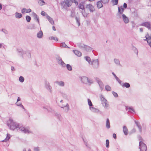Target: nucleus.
Here are the masks:
<instances>
[{"mask_svg":"<svg viewBox=\"0 0 151 151\" xmlns=\"http://www.w3.org/2000/svg\"><path fill=\"white\" fill-rule=\"evenodd\" d=\"M7 125L10 129L13 130L17 129V130H19L25 133L29 134L31 132L28 128L20 126L18 124L14 122L12 119H10L7 121Z\"/></svg>","mask_w":151,"mask_h":151,"instance_id":"obj_1","label":"nucleus"},{"mask_svg":"<svg viewBox=\"0 0 151 151\" xmlns=\"http://www.w3.org/2000/svg\"><path fill=\"white\" fill-rule=\"evenodd\" d=\"M139 148L140 151H146L147 150V147L146 145L143 143V140L141 137L139 136Z\"/></svg>","mask_w":151,"mask_h":151,"instance_id":"obj_2","label":"nucleus"},{"mask_svg":"<svg viewBox=\"0 0 151 151\" xmlns=\"http://www.w3.org/2000/svg\"><path fill=\"white\" fill-rule=\"evenodd\" d=\"M100 100L101 101V104L106 109H108L109 108V104L107 101L101 95L100 96Z\"/></svg>","mask_w":151,"mask_h":151,"instance_id":"obj_3","label":"nucleus"},{"mask_svg":"<svg viewBox=\"0 0 151 151\" xmlns=\"http://www.w3.org/2000/svg\"><path fill=\"white\" fill-rule=\"evenodd\" d=\"M81 80L83 83L88 84V85H90L93 83V81L92 79H89L88 77L86 76L81 77Z\"/></svg>","mask_w":151,"mask_h":151,"instance_id":"obj_4","label":"nucleus"},{"mask_svg":"<svg viewBox=\"0 0 151 151\" xmlns=\"http://www.w3.org/2000/svg\"><path fill=\"white\" fill-rule=\"evenodd\" d=\"M90 64L92 65L93 67L95 69L98 68L99 67V62L98 59L92 60Z\"/></svg>","mask_w":151,"mask_h":151,"instance_id":"obj_5","label":"nucleus"},{"mask_svg":"<svg viewBox=\"0 0 151 151\" xmlns=\"http://www.w3.org/2000/svg\"><path fill=\"white\" fill-rule=\"evenodd\" d=\"M140 26L145 27L149 29H151V23L150 22L146 21L142 22Z\"/></svg>","mask_w":151,"mask_h":151,"instance_id":"obj_6","label":"nucleus"},{"mask_svg":"<svg viewBox=\"0 0 151 151\" xmlns=\"http://www.w3.org/2000/svg\"><path fill=\"white\" fill-rule=\"evenodd\" d=\"M66 5L68 7H69L71 5V2L70 0H65L64 2H63L61 3V5L62 6H63L64 8L65 7Z\"/></svg>","mask_w":151,"mask_h":151,"instance_id":"obj_7","label":"nucleus"},{"mask_svg":"<svg viewBox=\"0 0 151 151\" xmlns=\"http://www.w3.org/2000/svg\"><path fill=\"white\" fill-rule=\"evenodd\" d=\"M19 52L21 53V55H22L23 58L24 57H25L26 56H27L28 57H29L30 56V54L28 52L22 50L20 51Z\"/></svg>","mask_w":151,"mask_h":151,"instance_id":"obj_8","label":"nucleus"},{"mask_svg":"<svg viewBox=\"0 0 151 151\" xmlns=\"http://www.w3.org/2000/svg\"><path fill=\"white\" fill-rule=\"evenodd\" d=\"M57 61L58 63L62 65L63 67H65L66 64L63 61L61 58L60 57L57 59Z\"/></svg>","mask_w":151,"mask_h":151,"instance_id":"obj_9","label":"nucleus"},{"mask_svg":"<svg viewBox=\"0 0 151 151\" xmlns=\"http://www.w3.org/2000/svg\"><path fill=\"white\" fill-rule=\"evenodd\" d=\"M57 61L58 63L62 65L63 67H65L66 64L63 61L61 58L60 57L57 59Z\"/></svg>","mask_w":151,"mask_h":151,"instance_id":"obj_10","label":"nucleus"},{"mask_svg":"<svg viewBox=\"0 0 151 151\" xmlns=\"http://www.w3.org/2000/svg\"><path fill=\"white\" fill-rule=\"evenodd\" d=\"M86 8L89 10L91 12H93L95 10L94 7L91 4H87L86 6Z\"/></svg>","mask_w":151,"mask_h":151,"instance_id":"obj_11","label":"nucleus"},{"mask_svg":"<svg viewBox=\"0 0 151 151\" xmlns=\"http://www.w3.org/2000/svg\"><path fill=\"white\" fill-rule=\"evenodd\" d=\"M45 86L46 88L50 92H51L52 87L50 86L49 83L47 81H45Z\"/></svg>","mask_w":151,"mask_h":151,"instance_id":"obj_12","label":"nucleus"},{"mask_svg":"<svg viewBox=\"0 0 151 151\" xmlns=\"http://www.w3.org/2000/svg\"><path fill=\"white\" fill-rule=\"evenodd\" d=\"M97 82L99 84L100 88L101 90H102L103 89L104 85L103 84L99 78H97L96 80Z\"/></svg>","mask_w":151,"mask_h":151,"instance_id":"obj_13","label":"nucleus"},{"mask_svg":"<svg viewBox=\"0 0 151 151\" xmlns=\"http://www.w3.org/2000/svg\"><path fill=\"white\" fill-rule=\"evenodd\" d=\"M89 109L92 112L94 113H98L99 111V109L95 108L93 107V106H90Z\"/></svg>","mask_w":151,"mask_h":151,"instance_id":"obj_14","label":"nucleus"},{"mask_svg":"<svg viewBox=\"0 0 151 151\" xmlns=\"http://www.w3.org/2000/svg\"><path fill=\"white\" fill-rule=\"evenodd\" d=\"M126 110L128 111V112H129L132 113H135L134 109L132 107L126 106Z\"/></svg>","mask_w":151,"mask_h":151,"instance_id":"obj_15","label":"nucleus"},{"mask_svg":"<svg viewBox=\"0 0 151 151\" xmlns=\"http://www.w3.org/2000/svg\"><path fill=\"white\" fill-rule=\"evenodd\" d=\"M85 3L83 2H81L79 4L78 7L82 10L85 9L84 7Z\"/></svg>","mask_w":151,"mask_h":151,"instance_id":"obj_16","label":"nucleus"},{"mask_svg":"<svg viewBox=\"0 0 151 151\" xmlns=\"http://www.w3.org/2000/svg\"><path fill=\"white\" fill-rule=\"evenodd\" d=\"M60 106L61 108H63L65 111H68L69 109V107L68 104L67 103L66 105L63 106V105H60Z\"/></svg>","mask_w":151,"mask_h":151,"instance_id":"obj_17","label":"nucleus"},{"mask_svg":"<svg viewBox=\"0 0 151 151\" xmlns=\"http://www.w3.org/2000/svg\"><path fill=\"white\" fill-rule=\"evenodd\" d=\"M122 17L124 22L125 24L128 23L129 22V19L124 14H122Z\"/></svg>","mask_w":151,"mask_h":151,"instance_id":"obj_18","label":"nucleus"},{"mask_svg":"<svg viewBox=\"0 0 151 151\" xmlns=\"http://www.w3.org/2000/svg\"><path fill=\"white\" fill-rule=\"evenodd\" d=\"M31 10L30 9H27L25 8H23L21 10V12L22 14L29 13L31 12Z\"/></svg>","mask_w":151,"mask_h":151,"instance_id":"obj_19","label":"nucleus"},{"mask_svg":"<svg viewBox=\"0 0 151 151\" xmlns=\"http://www.w3.org/2000/svg\"><path fill=\"white\" fill-rule=\"evenodd\" d=\"M47 18V19L49 22L52 24H54V21L49 16L47 15L46 16Z\"/></svg>","mask_w":151,"mask_h":151,"instance_id":"obj_20","label":"nucleus"},{"mask_svg":"<svg viewBox=\"0 0 151 151\" xmlns=\"http://www.w3.org/2000/svg\"><path fill=\"white\" fill-rule=\"evenodd\" d=\"M76 45L80 48L82 49H84V48L85 46V45L84 44L81 43H77Z\"/></svg>","mask_w":151,"mask_h":151,"instance_id":"obj_21","label":"nucleus"},{"mask_svg":"<svg viewBox=\"0 0 151 151\" xmlns=\"http://www.w3.org/2000/svg\"><path fill=\"white\" fill-rule=\"evenodd\" d=\"M73 51L75 54L78 56L80 57L82 55L81 53L77 50H74Z\"/></svg>","mask_w":151,"mask_h":151,"instance_id":"obj_22","label":"nucleus"},{"mask_svg":"<svg viewBox=\"0 0 151 151\" xmlns=\"http://www.w3.org/2000/svg\"><path fill=\"white\" fill-rule=\"evenodd\" d=\"M123 132L125 135H127L128 134V130L126 127L125 126H124L123 127Z\"/></svg>","mask_w":151,"mask_h":151,"instance_id":"obj_23","label":"nucleus"},{"mask_svg":"<svg viewBox=\"0 0 151 151\" xmlns=\"http://www.w3.org/2000/svg\"><path fill=\"white\" fill-rule=\"evenodd\" d=\"M55 83L60 86H64V83L62 81H56Z\"/></svg>","mask_w":151,"mask_h":151,"instance_id":"obj_24","label":"nucleus"},{"mask_svg":"<svg viewBox=\"0 0 151 151\" xmlns=\"http://www.w3.org/2000/svg\"><path fill=\"white\" fill-rule=\"evenodd\" d=\"M33 16L35 19H36L37 21L38 22V23L39 24V17L34 12L33 13Z\"/></svg>","mask_w":151,"mask_h":151,"instance_id":"obj_25","label":"nucleus"},{"mask_svg":"<svg viewBox=\"0 0 151 151\" xmlns=\"http://www.w3.org/2000/svg\"><path fill=\"white\" fill-rule=\"evenodd\" d=\"M97 7L98 8H100L103 6L102 2L100 1H98L97 3Z\"/></svg>","mask_w":151,"mask_h":151,"instance_id":"obj_26","label":"nucleus"},{"mask_svg":"<svg viewBox=\"0 0 151 151\" xmlns=\"http://www.w3.org/2000/svg\"><path fill=\"white\" fill-rule=\"evenodd\" d=\"M84 49L87 51L89 52L91 51L92 50V48L88 46L85 45Z\"/></svg>","mask_w":151,"mask_h":151,"instance_id":"obj_27","label":"nucleus"},{"mask_svg":"<svg viewBox=\"0 0 151 151\" xmlns=\"http://www.w3.org/2000/svg\"><path fill=\"white\" fill-rule=\"evenodd\" d=\"M135 122L140 132H141L142 131V128L139 122L138 121H137L136 120H135Z\"/></svg>","mask_w":151,"mask_h":151,"instance_id":"obj_28","label":"nucleus"},{"mask_svg":"<svg viewBox=\"0 0 151 151\" xmlns=\"http://www.w3.org/2000/svg\"><path fill=\"white\" fill-rule=\"evenodd\" d=\"M15 14L16 17L18 19L21 18L22 16V14H21L17 12H16L15 13Z\"/></svg>","mask_w":151,"mask_h":151,"instance_id":"obj_29","label":"nucleus"},{"mask_svg":"<svg viewBox=\"0 0 151 151\" xmlns=\"http://www.w3.org/2000/svg\"><path fill=\"white\" fill-rule=\"evenodd\" d=\"M106 127L108 129L110 127V122L109 119H106Z\"/></svg>","mask_w":151,"mask_h":151,"instance_id":"obj_30","label":"nucleus"},{"mask_svg":"<svg viewBox=\"0 0 151 151\" xmlns=\"http://www.w3.org/2000/svg\"><path fill=\"white\" fill-rule=\"evenodd\" d=\"M118 12L121 14H122L124 11V9L122 6L120 7H119L118 8Z\"/></svg>","mask_w":151,"mask_h":151,"instance_id":"obj_31","label":"nucleus"},{"mask_svg":"<svg viewBox=\"0 0 151 151\" xmlns=\"http://www.w3.org/2000/svg\"><path fill=\"white\" fill-rule=\"evenodd\" d=\"M43 35V33L42 31H40L37 33V36L39 38H41Z\"/></svg>","mask_w":151,"mask_h":151,"instance_id":"obj_32","label":"nucleus"},{"mask_svg":"<svg viewBox=\"0 0 151 151\" xmlns=\"http://www.w3.org/2000/svg\"><path fill=\"white\" fill-rule=\"evenodd\" d=\"M81 11L84 17H85L87 16L88 14L85 12V9L81 10Z\"/></svg>","mask_w":151,"mask_h":151,"instance_id":"obj_33","label":"nucleus"},{"mask_svg":"<svg viewBox=\"0 0 151 151\" xmlns=\"http://www.w3.org/2000/svg\"><path fill=\"white\" fill-rule=\"evenodd\" d=\"M122 86L123 87H125L127 88H128L130 87V85L129 83L126 82L123 84Z\"/></svg>","mask_w":151,"mask_h":151,"instance_id":"obj_34","label":"nucleus"},{"mask_svg":"<svg viewBox=\"0 0 151 151\" xmlns=\"http://www.w3.org/2000/svg\"><path fill=\"white\" fill-rule=\"evenodd\" d=\"M60 47H65L67 48H70L68 46H67L65 42H63L61 43Z\"/></svg>","mask_w":151,"mask_h":151,"instance_id":"obj_35","label":"nucleus"},{"mask_svg":"<svg viewBox=\"0 0 151 151\" xmlns=\"http://www.w3.org/2000/svg\"><path fill=\"white\" fill-rule=\"evenodd\" d=\"M118 0H111V2L113 5H117L118 4Z\"/></svg>","mask_w":151,"mask_h":151,"instance_id":"obj_36","label":"nucleus"},{"mask_svg":"<svg viewBox=\"0 0 151 151\" xmlns=\"http://www.w3.org/2000/svg\"><path fill=\"white\" fill-rule=\"evenodd\" d=\"M86 60L90 64L92 61H91V58L89 57L88 56H85L84 57Z\"/></svg>","mask_w":151,"mask_h":151,"instance_id":"obj_37","label":"nucleus"},{"mask_svg":"<svg viewBox=\"0 0 151 151\" xmlns=\"http://www.w3.org/2000/svg\"><path fill=\"white\" fill-rule=\"evenodd\" d=\"M146 39H148L147 42L149 45L151 44V37L148 36V37H146Z\"/></svg>","mask_w":151,"mask_h":151,"instance_id":"obj_38","label":"nucleus"},{"mask_svg":"<svg viewBox=\"0 0 151 151\" xmlns=\"http://www.w3.org/2000/svg\"><path fill=\"white\" fill-rule=\"evenodd\" d=\"M10 138V135L9 134H7V136H6V138L5 139L2 141L4 142H6Z\"/></svg>","mask_w":151,"mask_h":151,"instance_id":"obj_39","label":"nucleus"},{"mask_svg":"<svg viewBox=\"0 0 151 151\" xmlns=\"http://www.w3.org/2000/svg\"><path fill=\"white\" fill-rule=\"evenodd\" d=\"M67 69L69 71H71L72 70V67L69 64H68L66 65Z\"/></svg>","mask_w":151,"mask_h":151,"instance_id":"obj_40","label":"nucleus"},{"mask_svg":"<svg viewBox=\"0 0 151 151\" xmlns=\"http://www.w3.org/2000/svg\"><path fill=\"white\" fill-rule=\"evenodd\" d=\"M38 3L40 5L42 6L45 4V2L43 0H39L38 1Z\"/></svg>","mask_w":151,"mask_h":151,"instance_id":"obj_41","label":"nucleus"},{"mask_svg":"<svg viewBox=\"0 0 151 151\" xmlns=\"http://www.w3.org/2000/svg\"><path fill=\"white\" fill-rule=\"evenodd\" d=\"M114 62L117 65H120V61L118 59H114Z\"/></svg>","mask_w":151,"mask_h":151,"instance_id":"obj_42","label":"nucleus"},{"mask_svg":"<svg viewBox=\"0 0 151 151\" xmlns=\"http://www.w3.org/2000/svg\"><path fill=\"white\" fill-rule=\"evenodd\" d=\"M105 89L106 91H110L111 90V87L109 85H106L105 86Z\"/></svg>","mask_w":151,"mask_h":151,"instance_id":"obj_43","label":"nucleus"},{"mask_svg":"<svg viewBox=\"0 0 151 151\" xmlns=\"http://www.w3.org/2000/svg\"><path fill=\"white\" fill-rule=\"evenodd\" d=\"M132 50H134V52L137 55L138 53V51L137 49L135 47L133 46L132 47Z\"/></svg>","mask_w":151,"mask_h":151,"instance_id":"obj_44","label":"nucleus"},{"mask_svg":"<svg viewBox=\"0 0 151 151\" xmlns=\"http://www.w3.org/2000/svg\"><path fill=\"white\" fill-rule=\"evenodd\" d=\"M88 105L89 106V107L91 106H93L91 101L89 99H88Z\"/></svg>","mask_w":151,"mask_h":151,"instance_id":"obj_45","label":"nucleus"},{"mask_svg":"<svg viewBox=\"0 0 151 151\" xmlns=\"http://www.w3.org/2000/svg\"><path fill=\"white\" fill-rule=\"evenodd\" d=\"M19 81L21 82H23L24 81V77L22 76H20L19 78Z\"/></svg>","mask_w":151,"mask_h":151,"instance_id":"obj_46","label":"nucleus"},{"mask_svg":"<svg viewBox=\"0 0 151 151\" xmlns=\"http://www.w3.org/2000/svg\"><path fill=\"white\" fill-rule=\"evenodd\" d=\"M100 1L102 2V3L104 4L108 3L109 1V0H100Z\"/></svg>","mask_w":151,"mask_h":151,"instance_id":"obj_47","label":"nucleus"},{"mask_svg":"<svg viewBox=\"0 0 151 151\" xmlns=\"http://www.w3.org/2000/svg\"><path fill=\"white\" fill-rule=\"evenodd\" d=\"M26 20L27 22H30L31 20V17L29 16H26Z\"/></svg>","mask_w":151,"mask_h":151,"instance_id":"obj_48","label":"nucleus"},{"mask_svg":"<svg viewBox=\"0 0 151 151\" xmlns=\"http://www.w3.org/2000/svg\"><path fill=\"white\" fill-rule=\"evenodd\" d=\"M106 147H109V141L108 139H106Z\"/></svg>","mask_w":151,"mask_h":151,"instance_id":"obj_49","label":"nucleus"},{"mask_svg":"<svg viewBox=\"0 0 151 151\" xmlns=\"http://www.w3.org/2000/svg\"><path fill=\"white\" fill-rule=\"evenodd\" d=\"M71 2L75 3L76 5H78V2L77 1H76V0H70Z\"/></svg>","mask_w":151,"mask_h":151,"instance_id":"obj_50","label":"nucleus"},{"mask_svg":"<svg viewBox=\"0 0 151 151\" xmlns=\"http://www.w3.org/2000/svg\"><path fill=\"white\" fill-rule=\"evenodd\" d=\"M76 22L77 23V24H78V26H79L80 24L79 20L76 17Z\"/></svg>","mask_w":151,"mask_h":151,"instance_id":"obj_51","label":"nucleus"},{"mask_svg":"<svg viewBox=\"0 0 151 151\" xmlns=\"http://www.w3.org/2000/svg\"><path fill=\"white\" fill-rule=\"evenodd\" d=\"M112 94L115 97H117L118 96L116 92H113Z\"/></svg>","mask_w":151,"mask_h":151,"instance_id":"obj_52","label":"nucleus"},{"mask_svg":"<svg viewBox=\"0 0 151 151\" xmlns=\"http://www.w3.org/2000/svg\"><path fill=\"white\" fill-rule=\"evenodd\" d=\"M16 105L17 106H20V107L22 108L23 109H25L24 106L22 104H17Z\"/></svg>","mask_w":151,"mask_h":151,"instance_id":"obj_53","label":"nucleus"},{"mask_svg":"<svg viewBox=\"0 0 151 151\" xmlns=\"http://www.w3.org/2000/svg\"><path fill=\"white\" fill-rule=\"evenodd\" d=\"M2 31L6 34H7L8 33V31L4 29H2Z\"/></svg>","mask_w":151,"mask_h":151,"instance_id":"obj_54","label":"nucleus"},{"mask_svg":"<svg viewBox=\"0 0 151 151\" xmlns=\"http://www.w3.org/2000/svg\"><path fill=\"white\" fill-rule=\"evenodd\" d=\"M34 151H39V148L38 147H35L34 149Z\"/></svg>","mask_w":151,"mask_h":151,"instance_id":"obj_55","label":"nucleus"},{"mask_svg":"<svg viewBox=\"0 0 151 151\" xmlns=\"http://www.w3.org/2000/svg\"><path fill=\"white\" fill-rule=\"evenodd\" d=\"M45 12L43 11H42L41 13V14L43 16H45Z\"/></svg>","mask_w":151,"mask_h":151,"instance_id":"obj_56","label":"nucleus"},{"mask_svg":"<svg viewBox=\"0 0 151 151\" xmlns=\"http://www.w3.org/2000/svg\"><path fill=\"white\" fill-rule=\"evenodd\" d=\"M53 40L56 41H58V39L57 37H53Z\"/></svg>","mask_w":151,"mask_h":151,"instance_id":"obj_57","label":"nucleus"},{"mask_svg":"<svg viewBox=\"0 0 151 151\" xmlns=\"http://www.w3.org/2000/svg\"><path fill=\"white\" fill-rule=\"evenodd\" d=\"M113 137L114 139H116V135L114 133L113 134Z\"/></svg>","mask_w":151,"mask_h":151,"instance_id":"obj_58","label":"nucleus"},{"mask_svg":"<svg viewBox=\"0 0 151 151\" xmlns=\"http://www.w3.org/2000/svg\"><path fill=\"white\" fill-rule=\"evenodd\" d=\"M123 7L125 8L127 7V4L126 3H124L123 5Z\"/></svg>","mask_w":151,"mask_h":151,"instance_id":"obj_59","label":"nucleus"},{"mask_svg":"<svg viewBox=\"0 0 151 151\" xmlns=\"http://www.w3.org/2000/svg\"><path fill=\"white\" fill-rule=\"evenodd\" d=\"M118 82L122 86V85L123 83H122V81L121 80H119V81H118Z\"/></svg>","mask_w":151,"mask_h":151,"instance_id":"obj_60","label":"nucleus"},{"mask_svg":"<svg viewBox=\"0 0 151 151\" xmlns=\"http://www.w3.org/2000/svg\"><path fill=\"white\" fill-rule=\"evenodd\" d=\"M21 100V99L19 97H18V99H17V102H18V101H20Z\"/></svg>","mask_w":151,"mask_h":151,"instance_id":"obj_61","label":"nucleus"},{"mask_svg":"<svg viewBox=\"0 0 151 151\" xmlns=\"http://www.w3.org/2000/svg\"><path fill=\"white\" fill-rule=\"evenodd\" d=\"M116 80V81L118 82L120 80L117 77H116L115 78Z\"/></svg>","mask_w":151,"mask_h":151,"instance_id":"obj_62","label":"nucleus"},{"mask_svg":"<svg viewBox=\"0 0 151 151\" xmlns=\"http://www.w3.org/2000/svg\"><path fill=\"white\" fill-rule=\"evenodd\" d=\"M112 74L114 76L115 78L116 77H117L116 76V75L115 74V73L114 72L112 73Z\"/></svg>","mask_w":151,"mask_h":151,"instance_id":"obj_63","label":"nucleus"},{"mask_svg":"<svg viewBox=\"0 0 151 151\" xmlns=\"http://www.w3.org/2000/svg\"><path fill=\"white\" fill-rule=\"evenodd\" d=\"M52 29L54 30V31H55L56 30V29L55 28V27L54 26H52Z\"/></svg>","mask_w":151,"mask_h":151,"instance_id":"obj_64","label":"nucleus"}]
</instances>
